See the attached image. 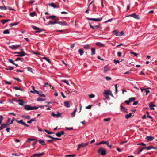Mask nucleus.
Returning a JSON list of instances; mask_svg holds the SVG:
<instances>
[{
    "label": "nucleus",
    "mask_w": 157,
    "mask_h": 157,
    "mask_svg": "<svg viewBox=\"0 0 157 157\" xmlns=\"http://www.w3.org/2000/svg\"><path fill=\"white\" fill-rule=\"evenodd\" d=\"M98 154H100L101 155L103 156L106 154L105 150L103 147H100L97 151Z\"/></svg>",
    "instance_id": "nucleus-1"
},
{
    "label": "nucleus",
    "mask_w": 157,
    "mask_h": 157,
    "mask_svg": "<svg viewBox=\"0 0 157 157\" xmlns=\"http://www.w3.org/2000/svg\"><path fill=\"white\" fill-rule=\"evenodd\" d=\"M111 91L109 90H105L103 93V94L104 96H105L106 99L108 100H109L110 99V97L109 96L110 94Z\"/></svg>",
    "instance_id": "nucleus-2"
},
{
    "label": "nucleus",
    "mask_w": 157,
    "mask_h": 157,
    "mask_svg": "<svg viewBox=\"0 0 157 157\" xmlns=\"http://www.w3.org/2000/svg\"><path fill=\"white\" fill-rule=\"evenodd\" d=\"M14 54H18V55H16V56H21L22 57L26 55V54L25 52L23 49L21 50V52H14Z\"/></svg>",
    "instance_id": "nucleus-3"
},
{
    "label": "nucleus",
    "mask_w": 157,
    "mask_h": 157,
    "mask_svg": "<svg viewBox=\"0 0 157 157\" xmlns=\"http://www.w3.org/2000/svg\"><path fill=\"white\" fill-rule=\"evenodd\" d=\"M88 144L89 142H87L85 143H82L81 144H79L78 146L77 150H78L79 148H83L85 147L88 145Z\"/></svg>",
    "instance_id": "nucleus-4"
},
{
    "label": "nucleus",
    "mask_w": 157,
    "mask_h": 157,
    "mask_svg": "<svg viewBox=\"0 0 157 157\" xmlns=\"http://www.w3.org/2000/svg\"><path fill=\"white\" fill-rule=\"evenodd\" d=\"M129 16L132 17L137 20H139L140 19V18L139 17V16L138 15H136V13H133L132 14L127 15L126 16V17H128Z\"/></svg>",
    "instance_id": "nucleus-5"
},
{
    "label": "nucleus",
    "mask_w": 157,
    "mask_h": 157,
    "mask_svg": "<svg viewBox=\"0 0 157 157\" xmlns=\"http://www.w3.org/2000/svg\"><path fill=\"white\" fill-rule=\"evenodd\" d=\"M102 18L103 17L98 18H92L87 17V19L89 20L93 21L96 22H99L102 20Z\"/></svg>",
    "instance_id": "nucleus-6"
},
{
    "label": "nucleus",
    "mask_w": 157,
    "mask_h": 157,
    "mask_svg": "<svg viewBox=\"0 0 157 157\" xmlns=\"http://www.w3.org/2000/svg\"><path fill=\"white\" fill-rule=\"evenodd\" d=\"M51 115L54 117H59L61 116V113L59 112H58L57 114H55L53 112L52 113Z\"/></svg>",
    "instance_id": "nucleus-7"
},
{
    "label": "nucleus",
    "mask_w": 157,
    "mask_h": 157,
    "mask_svg": "<svg viewBox=\"0 0 157 157\" xmlns=\"http://www.w3.org/2000/svg\"><path fill=\"white\" fill-rule=\"evenodd\" d=\"M20 45H13L11 46H9V48L13 50L16 49L19 47H20Z\"/></svg>",
    "instance_id": "nucleus-8"
},
{
    "label": "nucleus",
    "mask_w": 157,
    "mask_h": 157,
    "mask_svg": "<svg viewBox=\"0 0 157 157\" xmlns=\"http://www.w3.org/2000/svg\"><path fill=\"white\" fill-rule=\"evenodd\" d=\"M31 27L33 29L36 30H37V31L36 32L39 33L42 31V30L41 29H40L38 28H37L36 27L34 26V25H31Z\"/></svg>",
    "instance_id": "nucleus-9"
},
{
    "label": "nucleus",
    "mask_w": 157,
    "mask_h": 157,
    "mask_svg": "<svg viewBox=\"0 0 157 157\" xmlns=\"http://www.w3.org/2000/svg\"><path fill=\"white\" fill-rule=\"evenodd\" d=\"M35 92H36L37 94H38L41 97H46L45 95L43 94L41 91H35Z\"/></svg>",
    "instance_id": "nucleus-10"
},
{
    "label": "nucleus",
    "mask_w": 157,
    "mask_h": 157,
    "mask_svg": "<svg viewBox=\"0 0 157 157\" xmlns=\"http://www.w3.org/2000/svg\"><path fill=\"white\" fill-rule=\"evenodd\" d=\"M52 19V20L49 21V23L48 25H53L57 23V19H54V18Z\"/></svg>",
    "instance_id": "nucleus-11"
},
{
    "label": "nucleus",
    "mask_w": 157,
    "mask_h": 157,
    "mask_svg": "<svg viewBox=\"0 0 157 157\" xmlns=\"http://www.w3.org/2000/svg\"><path fill=\"white\" fill-rule=\"evenodd\" d=\"M32 106L29 105H26L24 108L25 110H32Z\"/></svg>",
    "instance_id": "nucleus-12"
},
{
    "label": "nucleus",
    "mask_w": 157,
    "mask_h": 157,
    "mask_svg": "<svg viewBox=\"0 0 157 157\" xmlns=\"http://www.w3.org/2000/svg\"><path fill=\"white\" fill-rule=\"evenodd\" d=\"M145 139L147 140V142H149V141H152L154 139V138L151 136H147Z\"/></svg>",
    "instance_id": "nucleus-13"
},
{
    "label": "nucleus",
    "mask_w": 157,
    "mask_h": 157,
    "mask_svg": "<svg viewBox=\"0 0 157 157\" xmlns=\"http://www.w3.org/2000/svg\"><path fill=\"white\" fill-rule=\"evenodd\" d=\"M44 154V152H42L41 153H39V154H35L33 155L32 156H31L30 157H33L35 156H40L43 155Z\"/></svg>",
    "instance_id": "nucleus-14"
},
{
    "label": "nucleus",
    "mask_w": 157,
    "mask_h": 157,
    "mask_svg": "<svg viewBox=\"0 0 157 157\" xmlns=\"http://www.w3.org/2000/svg\"><path fill=\"white\" fill-rule=\"evenodd\" d=\"M121 110L122 112H125L127 113H128L127 109L126 108L122 105H121Z\"/></svg>",
    "instance_id": "nucleus-15"
},
{
    "label": "nucleus",
    "mask_w": 157,
    "mask_h": 157,
    "mask_svg": "<svg viewBox=\"0 0 157 157\" xmlns=\"http://www.w3.org/2000/svg\"><path fill=\"white\" fill-rule=\"evenodd\" d=\"M155 106V105L152 103H151L149 104V107L150 108V109L151 110H154V108L153 107Z\"/></svg>",
    "instance_id": "nucleus-16"
},
{
    "label": "nucleus",
    "mask_w": 157,
    "mask_h": 157,
    "mask_svg": "<svg viewBox=\"0 0 157 157\" xmlns=\"http://www.w3.org/2000/svg\"><path fill=\"white\" fill-rule=\"evenodd\" d=\"M144 148L145 149H146L147 150H149L151 149H157V148H156V147H154L153 146H149L147 147H144Z\"/></svg>",
    "instance_id": "nucleus-17"
},
{
    "label": "nucleus",
    "mask_w": 157,
    "mask_h": 157,
    "mask_svg": "<svg viewBox=\"0 0 157 157\" xmlns=\"http://www.w3.org/2000/svg\"><path fill=\"white\" fill-rule=\"evenodd\" d=\"M104 72L106 73L108 71L110 70V68L108 67L107 66H105L104 67Z\"/></svg>",
    "instance_id": "nucleus-18"
},
{
    "label": "nucleus",
    "mask_w": 157,
    "mask_h": 157,
    "mask_svg": "<svg viewBox=\"0 0 157 157\" xmlns=\"http://www.w3.org/2000/svg\"><path fill=\"white\" fill-rule=\"evenodd\" d=\"M18 104L20 105H23L24 102L22 100L19 99L18 100Z\"/></svg>",
    "instance_id": "nucleus-19"
},
{
    "label": "nucleus",
    "mask_w": 157,
    "mask_h": 157,
    "mask_svg": "<svg viewBox=\"0 0 157 157\" xmlns=\"http://www.w3.org/2000/svg\"><path fill=\"white\" fill-rule=\"evenodd\" d=\"M10 19L2 20H1L0 22L3 24H4L6 22H8L10 21Z\"/></svg>",
    "instance_id": "nucleus-20"
},
{
    "label": "nucleus",
    "mask_w": 157,
    "mask_h": 157,
    "mask_svg": "<svg viewBox=\"0 0 157 157\" xmlns=\"http://www.w3.org/2000/svg\"><path fill=\"white\" fill-rule=\"evenodd\" d=\"M96 44L97 46L101 47H103L104 46V45L103 44L99 42H97Z\"/></svg>",
    "instance_id": "nucleus-21"
},
{
    "label": "nucleus",
    "mask_w": 157,
    "mask_h": 157,
    "mask_svg": "<svg viewBox=\"0 0 157 157\" xmlns=\"http://www.w3.org/2000/svg\"><path fill=\"white\" fill-rule=\"evenodd\" d=\"M57 23L59 24L60 25H61L62 26L67 25V24L65 21L59 22H57Z\"/></svg>",
    "instance_id": "nucleus-22"
},
{
    "label": "nucleus",
    "mask_w": 157,
    "mask_h": 157,
    "mask_svg": "<svg viewBox=\"0 0 157 157\" xmlns=\"http://www.w3.org/2000/svg\"><path fill=\"white\" fill-rule=\"evenodd\" d=\"M21 117L26 119H30V116L29 115H23L21 116Z\"/></svg>",
    "instance_id": "nucleus-23"
},
{
    "label": "nucleus",
    "mask_w": 157,
    "mask_h": 157,
    "mask_svg": "<svg viewBox=\"0 0 157 157\" xmlns=\"http://www.w3.org/2000/svg\"><path fill=\"white\" fill-rule=\"evenodd\" d=\"M16 121L17 123L21 124L22 125H23L25 123V122H23V120H20V121L16 120Z\"/></svg>",
    "instance_id": "nucleus-24"
},
{
    "label": "nucleus",
    "mask_w": 157,
    "mask_h": 157,
    "mask_svg": "<svg viewBox=\"0 0 157 157\" xmlns=\"http://www.w3.org/2000/svg\"><path fill=\"white\" fill-rule=\"evenodd\" d=\"M19 23V22L11 23V24H10L9 25V26L10 27H11L12 26H14L16 25H17Z\"/></svg>",
    "instance_id": "nucleus-25"
},
{
    "label": "nucleus",
    "mask_w": 157,
    "mask_h": 157,
    "mask_svg": "<svg viewBox=\"0 0 157 157\" xmlns=\"http://www.w3.org/2000/svg\"><path fill=\"white\" fill-rule=\"evenodd\" d=\"M64 104L65 106L67 107L68 108L70 107V104L68 101H65L64 102Z\"/></svg>",
    "instance_id": "nucleus-26"
},
{
    "label": "nucleus",
    "mask_w": 157,
    "mask_h": 157,
    "mask_svg": "<svg viewBox=\"0 0 157 157\" xmlns=\"http://www.w3.org/2000/svg\"><path fill=\"white\" fill-rule=\"evenodd\" d=\"M91 50L92 51V53L91 54V55H93L95 54V49L94 48H91Z\"/></svg>",
    "instance_id": "nucleus-27"
},
{
    "label": "nucleus",
    "mask_w": 157,
    "mask_h": 157,
    "mask_svg": "<svg viewBox=\"0 0 157 157\" xmlns=\"http://www.w3.org/2000/svg\"><path fill=\"white\" fill-rule=\"evenodd\" d=\"M49 5L50 6L54 8H57L58 7V6L53 3H49Z\"/></svg>",
    "instance_id": "nucleus-28"
},
{
    "label": "nucleus",
    "mask_w": 157,
    "mask_h": 157,
    "mask_svg": "<svg viewBox=\"0 0 157 157\" xmlns=\"http://www.w3.org/2000/svg\"><path fill=\"white\" fill-rule=\"evenodd\" d=\"M78 52L80 56L83 55L84 53V51L82 49H80L78 50Z\"/></svg>",
    "instance_id": "nucleus-29"
},
{
    "label": "nucleus",
    "mask_w": 157,
    "mask_h": 157,
    "mask_svg": "<svg viewBox=\"0 0 157 157\" xmlns=\"http://www.w3.org/2000/svg\"><path fill=\"white\" fill-rule=\"evenodd\" d=\"M32 88L33 90H33H31L30 91V92L32 93H33V94L36 93V92H35V91H37V90H35V87L34 86H32Z\"/></svg>",
    "instance_id": "nucleus-30"
},
{
    "label": "nucleus",
    "mask_w": 157,
    "mask_h": 157,
    "mask_svg": "<svg viewBox=\"0 0 157 157\" xmlns=\"http://www.w3.org/2000/svg\"><path fill=\"white\" fill-rule=\"evenodd\" d=\"M39 143L40 144L42 145H45L44 141V140H39L38 141Z\"/></svg>",
    "instance_id": "nucleus-31"
},
{
    "label": "nucleus",
    "mask_w": 157,
    "mask_h": 157,
    "mask_svg": "<svg viewBox=\"0 0 157 157\" xmlns=\"http://www.w3.org/2000/svg\"><path fill=\"white\" fill-rule=\"evenodd\" d=\"M56 17L55 16H47L46 17V18L47 19H53L55 18Z\"/></svg>",
    "instance_id": "nucleus-32"
},
{
    "label": "nucleus",
    "mask_w": 157,
    "mask_h": 157,
    "mask_svg": "<svg viewBox=\"0 0 157 157\" xmlns=\"http://www.w3.org/2000/svg\"><path fill=\"white\" fill-rule=\"evenodd\" d=\"M113 34L116 36H118L119 33L116 30H114L113 31Z\"/></svg>",
    "instance_id": "nucleus-33"
},
{
    "label": "nucleus",
    "mask_w": 157,
    "mask_h": 157,
    "mask_svg": "<svg viewBox=\"0 0 157 157\" xmlns=\"http://www.w3.org/2000/svg\"><path fill=\"white\" fill-rule=\"evenodd\" d=\"M132 114L131 113H130L126 115L125 116V118L127 119H128L131 117L132 116Z\"/></svg>",
    "instance_id": "nucleus-34"
},
{
    "label": "nucleus",
    "mask_w": 157,
    "mask_h": 157,
    "mask_svg": "<svg viewBox=\"0 0 157 157\" xmlns=\"http://www.w3.org/2000/svg\"><path fill=\"white\" fill-rule=\"evenodd\" d=\"M76 111V109H75L74 111L71 113V116L72 117H75V113Z\"/></svg>",
    "instance_id": "nucleus-35"
},
{
    "label": "nucleus",
    "mask_w": 157,
    "mask_h": 157,
    "mask_svg": "<svg viewBox=\"0 0 157 157\" xmlns=\"http://www.w3.org/2000/svg\"><path fill=\"white\" fill-rule=\"evenodd\" d=\"M36 13L35 12H33L30 13V15L32 17H33L34 16H35L36 15Z\"/></svg>",
    "instance_id": "nucleus-36"
},
{
    "label": "nucleus",
    "mask_w": 157,
    "mask_h": 157,
    "mask_svg": "<svg viewBox=\"0 0 157 157\" xmlns=\"http://www.w3.org/2000/svg\"><path fill=\"white\" fill-rule=\"evenodd\" d=\"M3 33L4 34H8L10 33V32L9 30L6 29L4 31Z\"/></svg>",
    "instance_id": "nucleus-37"
},
{
    "label": "nucleus",
    "mask_w": 157,
    "mask_h": 157,
    "mask_svg": "<svg viewBox=\"0 0 157 157\" xmlns=\"http://www.w3.org/2000/svg\"><path fill=\"white\" fill-rule=\"evenodd\" d=\"M61 82L66 83L67 85H70L68 82L66 80H61Z\"/></svg>",
    "instance_id": "nucleus-38"
},
{
    "label": "nucleus",
    "mask_w": 157,
    "mask_h": 157,
    "mask_svg": "<svg viewBox=\"0 0 157 157\" xmlns=\"http://www.w3.org/2000/svg\"><path fill=\"white\" fill-rule=\"evenodd\" d=\"M43 59L45 60L46 61H47L50 64L51 63V62L50 60H49V59L48 58H47L46 57H44L43 58Z\"/></svg>",
    "instance_id": "nucleus-39"
},
{
    "label": "nucleus",
    "mask_w": 157,
    "mask_h": 157,
    "mask_svg": "<svg viewBox=\"0 0 157 157\" xmlns=\"http://www.w3.org/2000/svg\"><path fill=\"white\" fill-rule=\"evenodd\" d=\"M5 128H6V125L4 124H2L1 126L0 127V130H2Z\"/></svg>",
    "instance_id": "nucleus-40"
},
{
    "label": "nucleus",
    "mask_w": 157,
    "mask_h": 157,
    "mask_svg": "<svg viewBox=\"0 0 157 157\" xmlns=\"http://www.w3.org/2000/svg\"><path fill=\"white\" fill-rule=\"evenodd\" d=\"M46 100V99H43L40 98H38L37 99V100L38 101H44Z\"/></svg>",
    "instance_id": "nucleus-41"
},
{
    "label": "nucleus",
    "mask_w": 157,
    "mask_h": 157,
    "mask_svg": "<svg viewBox=\"0 0 157 157\" xmlns=\"http://www.w3.org/2000/svg\"><path fill=\"white\" fill-rule=\"evenodd\" d=\"M13 88L15 89L16 90H20L21 91H23V90L22 89H21V88H20L19 87H18L17 86H14Z\"/></svg>",
    "instance_id": "nucleus-42"
},
{
    "label": "nucleus",
    "mask_w": 157,
    "mask_h": 157,
    "mask_svg": "<svg viewBox=\"0 0 157 157\" xmlns=\"http://www.w3.org/2000/svg\"><path fill=\"white\" fill-rule=\"evenodd\" d=\"M75 155H65V157H73L75 156Z\"/></svg>",
    "instance_id": "nucleus-43"
},
{
    "label": "nucleus",
    "mask_w": 157,
    "mask_h": 157,
    "mask_svg": "<svg viewBox=\"0 0 157 157\" xmlns=\"http://www.w3.org/2000/svg\"><path fill=\"white\" fill-rule=\"evenodd\" d=\"M136 99V98L135 97H132L131 98H129V101H130V102H132L133 101H134Z\"/></svg>",
    "instance_id": "nucleus-44"
},
{
    "label": "nucleus",
    "mask_w": 157,
    "mask_h": 157,
    "mask_svg": "<svg viewBox=\"0 0 157 157\" xmlns=\"http://www.w3.org/2000/svg\"><path fill=\"white\" fill-rule=\"evenodd\" d=\"M44 131H45L46 133H47L48 134H50L52 133H54L53 132H49V131H48L46 129H44Z\"/></svg>",
    "instance_id": "nucleus-45"
},
{
    "label": "nucleus",
    "mask_w": 157,
    "mask_h": 157,
    "mask_svg": "<svg viewBox=\"0 0 157 157\" xmlns=\"http://www.w3.org/2000/svg\"><path fill=\"white\" fill-rule=\"evenodd\" d=\"M3 119V117L2 115H0V125L2 123V121Z\"/></svg>",
    "instance_id": "nucleus-46"
},
{
    "label": "nucleus",
    "mask_w": 157,
    "mask_h": 157,
    "mask_svg": "<svg viewBox=\"0 0 157 157\" xmlns=\"http://www.w3.org/2000/svg\"><path fill=\"white\" fill-rule=\"evenodd\" d=\"M110 119H111V118H105L104 119L103 121H104L108 122V121H109L110 120Z\"/></svg>",
    "instance_id": "nucleus-47"
},
{
    "label": "nucleus",
    "mask_w": 157,
    "mask_h": 157,
    "mask_svg": "<svg viewBox=\"0 0 157 157\" xmlns=\"http://www.w3.org/2000/svg\"><path fill=\"white\" fill-rule=\"evenodd\" d=\"M0 9L2 10H6V8L5 6H0Z\"/></svg>",
    "instance_id": "nucleus-48"
},
{
    "label": "nucleus",
    "mask_w": 157,
    "mask_h": 157,
    "mask_svg": "<svg viewBox=\"0 0 157 157\" xmlns=\"http://www.w3.org/2000/svg\"><path fill=\"white\" fill-rule=\"evenodd\" d=\"M28 71H30V72L33 73L32 68L31 67H27Z\"/></svg>",
    "instance_id": "nucleus-49"
},
{
    "label": "nucleus",
    "mask_w": 157,
    "mask_h": 157,
    "mask_svg": "<svg viewBox=\"0 0 157 157\" xmlns=\"http://www.w3.org/2000/svg\"><path fill=\"white\" fill-rule=\"evenodd\" d=\"M144 149H145L144 148V147H143L142 148H141V149H140L139 151L137 153V154H139L140 152H141L143 150H144Z\"/></svg>",
    "instance_id": "nucleus-50"
},
{
    "label": "nucleus",
    "mask_w": 157,
    "mask_h": 157,
    "mask_svg": "<svg viewBox=\"0 0 157 157\" xmlns=\"http://www.w3.org/2000/svg\"><path fill=\"white\" fill-rule=\"evenodd\" d=\"M105 144L109 148H112V145H109V143L107 142H106Z\"/></svg>",
    "instance_id": "nucleus-51"
},
{
    "label": "nucleus",
    "mask_w": 157,
    "mask_h": 157,
    "mask_svg": "<svg viewBox=\"0 0 157 157\" xmlns=\"http://www.w3.org/2000/svg\"><path fill=\"white\" fill-rule=\"evenodd\" d=\"M113 62L114 63L116 64L117 63H119L120 62V61L118 60H117L116 59H114L113 60Z\"/></svg>",
    "instance_id": "nucleus-52"
},
{
    "label": "nucleus",
    "mask_w": 157,
    "mask_h": 157,
    "mask_svg": "<svg viewBox=\"0 0 157 157\" xmlns=\"http://www.w3.org/2000/svg\"><path fill=\"white\" fill-rule=\"evenodd\" d=\"M33 140H35V139H32L31 138H28L27 140V142L29 143H30L31 141Z\"/></svg>",
    "instance_id": "nucleus-53"
},
{
    "label": "nucleus",
    "mask_w": 157,
    "mask_h": 157,
    "mask_svg": "<svg viewBox=\"0 0 157 157\" xmlns=\"http://www.w3.org/2000/svg\"><path fill=\"white\" fill-rule=\"evenodd\" d=\"M32 53L33 54H35V55H38L39 54V52H35V51H32Z\"/></svg>",
    "instance_id": "nucleus-54"
},
{
    "label": "nucleus",
    "mask_w": 157,
    "mask_h": 157,
    "mask_svg": "<svg viewBox=\"0 0 157 157\" xmlns=\"http://www.w3.org/2000/svg\"><path fill=\"white\" fill-rule=\"evenodd\" d=\"M56 135L58 137H60L61 136V135L60 132H58L56 134Z\"/></svg>",
    "instance_id": "nucleus-55"
},
{
    "label": "nucleus",
    "mask_w": 157,
    "mask_h": 157,
    "mask_svg": "<svg viewBox=\"0 0 157 157\" xmlns=\"http://www.w3.org/2000/svg\"><path fill=\"white\" fill-rule=\"evenodd\" d=\"M8 60L9 62L10 63H11L13 64H15V63H14V61L11 59H8Z\"/></svg>",
    "instance_id": "nucleus-56"
},
{
    "label": "nucleus",
    "mask_w": 157,
    "mask_h": 157,
    "mask_svg": "<svg viewBox=\"0 0 157 157\" xmlns=\"http://www.w3.org/2000/svg\"><path fill=\"white\" fill-rule=\"evenodd\" d=\"M124 34L123 32V31H121L120 33H119V36H121L123 35H124Z\"/></svg>",
    "instance_id": "nucleus-57"
},
{
    "label": "nucleus",
    "mask_w": 157,
    "mask_h": 157,
    "mask_svg": "<svg viewBox=\"0 0 157 157\" xmlns=\"http://www.w3.org/2000/svg\"><path fill=\"white\" fill-rule=\"evenodd\" d=\"M113 18H111V19H109L108 20L106 21H105L104 22L105 23H108V22H111L112 20H113Z\"/></svg>",
    "instance_id": "nucleus-58"
},
{
    "label": "nucleus",
    "mask_w": 157,
    "mask_h": 157,
    "mask_svg": "<svg viewBox=\"0 0 157 157\" xmlns=\"http://www.w3.org/2000/svg\"><path fill=\"white\" fill-rule=\"evenodd\" d=\"M147 117L149 118L152 119V117L149 115V113L148 112H147Z\"/></svg>",
    "instance_id": "nucleus-59"
},
{
    "label": "nucleus",
    "mask_w": 157,
    "mask_h": 157,
    "mask_svg": "<svg viewBox=\"0 0 157 157\" xmlns=\"http://www.w3.org/2000/svg\"><path fill=\"white\" fill-rule=\"evenodd\" d=\"M106 80L107 81H109L111 80V78L110 77H109L108 76H106L105 77Z\"/></svg>",
    "instance_id": "nucleus-60"
},
{
    "label": "nucleus",
    "mask_w": 157,
    "mask_h": 157,
    "mask_svg": "<svg viewBox=\"0 0 157 157\" xmlns=\"http://www.w3.org/2000/svg\"><path fill=\"white\" fill-rule=\"evenodd\" d=\"M13 79L17 81H18L19 82H21V81L20 79L19 78H17L14 77Z\"/></svg>",
    "instance_id": "nucleus-61"
},
{
    "label": "nucleus",
    "mask_w": 157,
    "mask_h": 157,
    "mask_svg": "<svg viewBox=\"0 0 157 157\" xmlns=\"http://www.w3.org/2000/svg\"><path fill=\"white\" fill-rule=\"evenodd\" d=\"M138 145H143V146H145L146 145V144L143 143H140V144H137Z\"/></svg>",
    "instance_id": "nucleus-62"
},
{
    "label": "nucleus",
    "mask_w": 157,
    "mask_h": 157,
    "mask_svg": "<svg viewBox=\"0 0 157 157\" xmlns=\"http://www.w3.org/2000/svg\"><path fill=\"white\" fill-rule=\"evenodd\" d=\"M89 45H85L84 46V48L86 49H87L89 48Z\"/></svg>",
    "instance_id": "nucleus-63"
},
{
    "label": "nucleus",
    "mask_w": 157,
    "mask_h": 157,
    "mask_svg": "<svg viewBox=\"0 0 157 157\" xmlns=\"http://www.w3.org/2000/svg\"><path fill=\"white\" fill-rule=\"evenodd\" d=\"M89 97L90 98H93L94 97V94H91L89 95Z\"/></svg>",
    "instance_id": "nucleus-64"
}]
</instances>
